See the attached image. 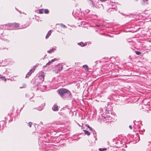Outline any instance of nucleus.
<instances>
[{
	"label": "nucleus",
	"mask_w": 151,
	"mask_h": 151,
	"mask_svg": "<svg viewBox=\"0 0 151 151\" xmlns=\"http://www.w3.org/2000/svg\"><path fill=\"white\" fill-rule=\"evenodd\" d=\"M88 2L92 5L93 7L100 8L103 7L102 4H99V0H88Z\"/></svg>",
	"instance_id": "nucleus-1"
},
{
	"label": "nucleus",
	"mask_w": 151,
	"mask_h": 151,
	"mask_svg": "<svg viewBox=\"0 0 151 151\" xmlns=\"http://www.w3.org/2000/svg\"><path fill=\"white\" fill-rule=\"evenodd\" d=\"M57 92L61 97H63L66 93L68 94L70 93V92L69 90L64 88L59 89L57 91Z\"/></svg>",
	"instance_id": "nucleus-2"
},
{
	"label": "nucleus",
	"mask_w": 151,
	"mask_h": 151,
	"mask_svg": "<svg viewBox=\"0 0 151 151\" xmlns=\"http://www.w3.org/2000/svg\"><path fill=\"white\" fill-rule=\"evenodd\" d=\"M44 77L45 73L43 72H42L39 74V76L38 77L41 81L40 83L41 82L42 83L44 81Z\"/></svg>",
	"instance_id": "nucleus-3"
},
{
	"label": "nucleus",
	"mask_w": 151,
	"mask_h": 151,
	"mask_svg": "<svg viewBox=\"0 0 151 151\" xmlns=\"http://www.w3.org/2000/svg\"><path fill=\"white\" fill-rule=\"evenodd\" d=\"M7 26L12 27H18L19 26V24H18L16 23H11L8 24Z\"/></svg>",
	"instance_id": "nucleus-4"
},
{
	"label": "nucleus",
	"mask_w": 151,
	"mask_h": 151,
	"mask_svg": "<svg viewBox=\"0 0 151 151\" xmlns=\"http://www.w3.org/2000/svg\"><path fill=\"white\" fill-rule=\"evenodd\" d=\"M34 70H35V69H34V68L30 70V71L27 74V75H26V77H28V76L30 75L31 74H32V72H33L34 71Z\"/></svg>",
	"instance_id": "nucleus-5"
},
{
	"label": "nucleus",
	"mask_w": 151,
	"mask_h": 151,
	"mask_svg": "<svg viewBox=\"0 0 151 151\" xmlns=\"http://www.w3.org/2000/svg\"><path fill=\"white\" fill-rule=\"evenodd\" d=\"M52 109L54 111H57L58 110V106L55 104L52 107Z\"/></svg>",
	"instance_id": "nucleus-6"
},
{
	"label": "nucleus",
	"mask_w": 151,
	"mask_h": 151,
	"mask_svg": "<svg viewBox=\"0 0 151 151\" xmlns=\"http://www.w3.org/2000/svg\"><path fill=\"white\" fill-rule=\"evenodd\" d=\"M55 59H56L55 58L54 59H52V60H51L49 61L48 63H47L46 64V65H50L51 63H52L54 61Z\"/></svg>",
	"instance_id": "nucleus-7"
},
{
	"label": "nucleus",
	"mask_w": 151,
	"mask_h": 151,
	"mask_svg": "<svg viewBox=\"0 0 151 151\" xmlns=\"http://www.w3.org/2000/svg\"><path fill=\"white\" fill-rule=\"evenodd\" d=\"M55 49L54 48H52V49H50V50H48L47 51V52L49 53H51L52 52H53L54 50H55Z\"/></svg>",
	"instance_id": "nucleus-8"
},
{
	"label": "nucleus",
	"mask_w": 151,
	"mask_h": 151,
	"mask_svg": "<svg viewBox=\"0 0 151 151\" xmlns=\"http://www.w3.org/2000/svg\"><path fill=\"white\" fill-rule=\"evenodd\" d=\"M51 33V31L50 30V31H49L46 37V38H48L49 37V36L50 35Z\"/></svg>",
	"instance_id": "nucleus-9"
},
{
	"label": "nucleus",
	"mask_w": 151,
	"mask_h": 151,
	"mask_svg": "<svg viewBox=\"0 0 151 151\" xmlns=\"http://www.w3.org/2000/svg\"><path fill=\"white\" fill-rule=\"evenodd\" d=\"M83 131L85 133V134L87 135H90V133H89V132H88V131H87L86 130H83Z\"/></svg>",
	"instance_id": "nucleus-10"
},
{
	"label": "nucleus",
	"mask_w": 151,
	"mask_h": 151,
	"mask_svg": "<svg viewBox=\"0 0 151 151\" xmlns=\"http://www.w3.org/2000/svg\"><path fill=\"white\" fill-rule=\"evenodd\" d=\"M0 78L2 79V80H4L5 81L6 80V79L4 76H2L1 74H0Z\"/></svg>",
	"instance_id": "nucleus-11"
},
{
	"label": "nucleus",
	"mask_w": 151,
	"mask_h": 151,
	"mask_svg": "<svg viewBox=\"0 0 151 151\" xmlns=\"http://www.w3.org/2000/svg\"><path fill=\"white\" fill-rule=\"evenodd\" d=\"M107 150V148H100L99 149V150L100 151H104L106 150Z\"/></svg>",
	"instance_id": "nucleus-12"
},
{
	"label": "nucleus",
	"mask_w": 151,
	"mask_h": 151,
	"mask_svg": "<svg viewBox=\"0 0 151 151\" xmlns=\"http://www.w3.org/2000/svg\"><path fill=\"white\" fill-rule=\"evenodd\" d=\"M78 44L81 46H84L85 45L82 42H80L78 43Z\"/></svg>",
	"instance_id": "nucleus-13"
},
{
	"label": "nucleus",
	"mask_w": 151,
	"mask_h": 151,
	"mask_svg": "<svg viewBox=\"0 0 151 151\" xmlns=\"http://www.w3.org/2000/svg\"><path fill=\"white\" fill-rule=\"evenodd\" d=\"M44 11V10L43 9H40L39 10V13L40 14H42L43 13V12Z\"/></svg>",
	"instance_id": "nucleus-14"
},
{
	"label": "nucleus",
	"mask_w": 151,
	"mask_h": 151,
	"mask_svg": "<svg viewBox=\"0 0 151 151\" xmlns=\"http://www.w3.org/2000/svg\"><path fill=\"white\" fill-rule=\"evenodd\" d=\"M44 12H45V14H48V13L49 11L48 9H45L44 10Z\"/></svg>",
	"instance_id": "nucleus-15"
},
{
	"label": "nucleus",
	"mask_w": 151,
	"mask_h": 151,
	"mask_svg": "<svg viewBox=\"0 0 151 151\" xmlns=\"http://www.w3.org/2000/svg\"><path fill=\"white\" fill-rule=\"evenodd\" d=\"M60 25L61 27H63V28L66 27V26L65 25L63 24H60Z\"/></svg>",
	"instance_id": "nucleus-16"
},
{
	"label": "nucleus",
	"mask_w": 151,
	"mask_h": 151,
	"mask_svg": "<svg viewBox=\"0 0 151 151\" xmlns=\"http://www.w3.org/2000/svg\"><path fill=\"white\" fill-rule=\"evenodd\" d=\"M32 123L31 122H29L28 124V125L29 126V127H31V126H32Z\"/></svg>",
	"instance_id": "nucleus-17"
},
{
	"label": "nucleus",
	"mask_w": 151,
	"mask_h": 151,
	"mask_svg": "<svg viewBox=\"0 0 151 151\" xmlns=\"http://www.w3.org/2000/svg\"><path fill=\"white\" fill-rule=\"evenodd\" d=\"M135 53L137 55H139L141 53L139 51H136Z\"/></svg>",
	"instance_id": "nucleus-18"
},
{
	"label": "nucleus",
	"mask_w": 151,
	"mask_h": 151,
	"mask_svg": "<svg viewBox=\"0 0 151 151\" xmlns=\"http://www.w3.org/2000/svg\"><path fill=\"white\" fill-rule=\"evenodd\" d=\"M83 67L84 68H88V66L87 65H84L83 66Z\"/></svg>",
	"instance_id": "nucleus-19"
},
{
	"label": "nucleus",
	"mask_w": 151,
	"mask_h": 151,
	"mask_svg": "<svg viewBox=\"0 0 151 151\" xmlns=\"http://www.w3.org/2000/svg\"><path fill=\"white\" fill-rule=\"evenodd\" d=\"M88 127L91 130H92V129L89 125L88 126Z\"/></svg>",
	"instance_id": "nucleus-20"
},
{
	"label": "nucleus",
	"mask_w": 151,
	"mask_h": 151,
	"mask_svg": "<svg viewBox=\"0 0 151 151\" xmlns=\"http://www.w3.org/2000/svg\"><path fill=\"white\" fill-rule=\"evenodd\" d=\"M129 128L130 129H132V126H131V125H129Z\"/></svg>",
	"instance_id": "nucleus-21"
},
{
	"label": "nucleus",
	"mask_w": 151,
	"mask_h": 151,
	"mask_svg": "<svg viewBox=\"0 0 151 151\" xmlns=\"http://www.w3.org/2000/svg\"><path fill=\"white\" fill-rule=\"evenodd\" d=\"M100 0L101 2H104V1H107V0Z\"/></svg>",
	"instance_id": "nucleus-22"
},
{
	"label": "nucleus",
	"mask_w": 151,
	"mask_h": 151,
	"mask_svg": "<svg viewBox=\"0 0 151 151\" xmlns=\"http://www.w3.org/2000/svg\"><path fill=\"white\" fill-rule=\"evenodd\" d=\"M143 0V1H144V2H145V1H147V0Z\"/></svg>",
	"instance_id": "nucleus-23"
}]
</instances>
